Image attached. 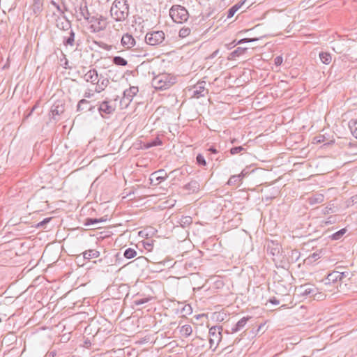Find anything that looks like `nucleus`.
<instances>
[{
	"mask_svg": "<svg viewBox=\"0 0 357 357\" xmlns=\"http://www.w3.org/2000/svg\"><path fill=\"white\" fill-rule=\"evenodd\" d=\"M257 38H243L238 41L237 44H241V43H250V42H254L257 41Z\"/></svg>",
	"mask_w": 357,
	"mask_h": 357,
	"instance_id": "49",
	"label": "nucleus"
},
{
	"mask_svg": "<svg viewBox=\"0 0 357 357\" xmlns=\"http://www.w3.org/2000/svg\"><path fill=\"white\" fill-rule=\"evenodd\" d=\"M243 151H245V148L242 146H239L232 147L229 150V152L231 155H236V154H238Z\"/></svg>",
	"mask_w": 357,
	"mask_h": 357,
	"instance_id": "40",
	"label": "nucleus"
},
{
	"mask_svg": "<svg viewBox=\"0 0 357 357\" xmlns=\"http://www.w3.org/2000/svg\"><path fill=\"white\" fill-rule=\"evenodd\" d=\"M218 53V50H216L215 51L213 54H212V57H215Z\"/></svg>",
	"mask_w": 357,
	"mask_h": 357,
	"instance_id": "63",
	"label": "nucleus"
},
{
	"mask_svg": "<svg viewBox=\"0 0 357 357\" xmlns=\"http://www.w3.org/2000/svg\"><path fill=\"white\" fill-rule=\"evenodd\" d=\"M200 185L198 181L195 180L190 181L188 183L184 185L183 188L188 191L190 193H194L199 190Z\"/></svg>",
	"mask_w": 357,
	"mask_h": 357,
	"instance_id": "16",
	"label": "nucleus"
},
{
	"mask_svg": "<svg viewBox=\"0 0 357 357\" xmlns=\"http://www.w3.org/2000/svg\"><path fill=\"white\" fill-rule=\"evenodd\" d=\"M191 30L189 27H183L180 29L178 36L181 38H185L190 35Z\"/></svg>",
	"mask_w": 357,
	"mask_h": 357,
	"instance_id": "37",
	"label": "nucleus"
},
{
	"mask_svg": "<svg viewBox=\"0 0 357 357\" xmlns=\"http://www.w3.org/2000/svg\"><path fill=\"white\" fill-rule=\"evenodd\" d=\"M84 79L87 82H91L93 84L98 82V74L96 69H91L84 75Z\"/></svg>",
	"mask_w": 357,
	"mask_h": 357,
	"instance_id": "13",
	"label": "nucleus"
},
{
	"mask_svg": "<svg viewBox=\"0 0 357 357\" xmlns=\"http://www.w3.org/2000/svg\"><path fill=\"white\" fill-rule=\"evenodd\" d=\"M110 15L116 22L124 21L129 15V5L126 0H115L110 8Z\"/></svg>",
	"mask_w": 357,
	"mask_h": 357,
	"instance_id": "1",
	"label": "nucleus"
},
{
	"mask_svg": "<svg viewBox=\"0 0 357 357\" xmlns=\"http://www.w3.org/2000/svg\"><path fill=\"white\" fill-rule=\"evenodd\" d=\"M165 38V35L162 31H155L146 34L145 41L147 45L155 46L161 45Z\"/></svg>",
	"mask_w": 357,
	"mask_h": 357,
	"instance_id": "5",
	"label": "nucleus"
},
{
	"mask_svg": "<svg viewBox=\"0 0 357 357\" xmlns=\"http://www.w3.org/2000/svg\"><path fill=\"white\" fill-rule=\"evenodd\" d=\"M241 180V174L233 175L229 178L227 184L235 185L240 183Z\"/></svg>",
	"mask_w": 357,
	"mask_h": 357,
	"instance_id": "33",
	"label": "nucleus"
},
{
	"mask_svg": "<svg viewBox=\"0 0 357 357\" xmlns=\"http://www.w3.org/2000/svg\"><path fill=\"white\" fill-rule=\"evenodd\" d=\"M137 255V251L133 248H128L124 251L123 256L127 259H132Z\"/></svg>",
	"mask_w": 357,
	"mask_h": 357,
	"instance_id": "32",
	"label": "nucleus"
},
{
	"mask_svg": "<svg viewBox=\"0 0 357 357\" xmlns=\"http://www.w3.org/2000/svg\"><path fill=\"white\" fill-rule=\"evenodd\" d=\"M64 105L60 102L54 103L51 107V113L52 114V117H55L56 116H60L62 113H63Z\"/></svg>",
	"mask_w": 357,
	"mask_h": 357,
	"instance_id": "15",
	"label": "nucleus"
},
{
	"mask_svg": "<svg viewBox=\"0 0 357 357\" xmlns=\"http://www.w3.org/2000/svg\"><path fill=\"white\" fill-rule=\"evenodd\" d=\"M340 274L339 273V271H333L328 274V280L332 281L335 284L337 281H340Z\"/></svg>",
	"mask_w": 357,
	"mask_h": 357,
	"instance_id": "31",
	"label": "nucleus"
},
{
	"mask_svg": "<svg viewBox=\"0 0 357 357\" xmlns=\"http://www.w3.org/2000/svg\"><path fill=\"white\" fill-rule=\"evenodd\" d=\"M92 96H93V94L91 93L90 92H85L84 94V98H91Z\"/></svg>",
	"mask_w": 357,
	"mask_h": 357,
	"instance_id": "59",
	"label": "nucleus"
},
{
	"mask_svg": "<svg viewBox=\"0 0 357 357\" xmlns=\"http://www.w3.org/2000/svg\"><path fill=\"white\" fill-rule=\"evenodd\" d=\"M121 43L124 48L131 50L136 45V40L131 34L127 33L122 36Z\"/></svg>",
	"mask_w": 357,
	"mask_h": 357,
	"instance_id": "11",
	"label": "nucleus"
},
{
	"mask_svg": "<svg viewBox=\"0 0 357 357\" xmlns=\"http://www.w3.org/2000/svg\"><path fill=\"white\" fill-rule=\"evenodd\" d=\"M79 13L80 15L88 21V20L90 18V13L88 10L86 3H84V5L81 4L79 7Z\"/></svg>",
	"mask_w": 357,
	"mask_h": 357,
	"instance_id": "25",
	"label": "nucleus"
},
{
	"mask_svg": "<svg viewBox=\"0 0 357 357\" xmlns=\"http://www.w3.org/2000/svg\"><path fill=\"white\" fill-rule=\"evenodd\" d=\"M208 151L209 152H211V153H214V154H215V153H218V150H217L214 146H211V147L208 149Z\"/></svg>",
	"mask_w": 357,
	"mask_h": 357,
	"instance_id": "58",
	"label": "nucleus"
},
{
	"mask_svg": "<svg viewBox=\"0 0 357 357\" xmlns=\"http://www.w3.org/2000/svg\"><path fill=\"white\" fill-rule=\"evenodd\" d=\"M222 329L221 326H213L209 329V343L211 347L214 344L217 346L220 342L222 339Z\"/></svg>",
	"mask_w": 357,
	"mask_h": 357,
	"instance_id": "8",
	"label": "nucleus"
},
{
	"mask_svg": "<svg viewBox=\"0 0 357 357\" xmlns=\"http://www.w3.org/2000/svg\"><path fill=\"white\" fill-rule=\"evenodd\" d=\"M100 256V252L96 250H89L83 252V257L85 259L97 258Z\"/></svg>",
	"mask_w": 357,
	"mask_h": 357,
	"instance_id": "23",
	"label": "nucleus"
},
{
	"mask_svg": "<svg viewBox=\"0 0 357 357\" xmlns=\"http://www.w3.org/2000/svg\"><path fill=\"white\" fill-rule=\"evenodd\" d=\"M89 104V101L86 99L80 100L77 105V111L82 112L84 110H87V105Z\"/></svg>",
	"mask_w": 357,
	"mask_h": 357,
	"instance_id": "29",
	"label": "nucleus"
},
{
	"mask_svg": "<svg viewBox=\"0 0 357 357\" xmlns=\"http://www.w3.org/2000/svg\"><path fill=\"white\" fill-rule=\"evenodd\" d=\"M112 62L116 66H126L128 65V61L124 58L119 56H114Z\"/></svg>",
	"mask_w": 357,
	"mask_h": 357,
	"instance_id": "28",
	"label": "nucleus"
},
{
	"mask_svg": "<svg viewBox=\"0 0 357 357\" xmlns=\"http://www.w3.org/2000/svg\"><path fill=\"white\" fill-rule=\"evenodd\" d=\"M206 82L205 81H199L196 84H195L192 89H190L189 91H192V96L196 98H199L201 97H204L208 93V90L206 89Z\"/></svg>",
	"mask_w": 357,
	"mask_h": 357,
	"instance_id": "7",
	"label": "nucleus"
},
{
	"mask_svg": "<svg viewBox=\"0 0 357 357\" xmlns=\"http://www.w3.org/2000/svg\"><path fill=\"white\" fill-rule=\"evenodd\" d=\"M138 91L139 89L137 86H130L129 89H126L123 91V100H127L128 102H130Z\"/></svg>",
	"mask_w": 357,
	"mask_h": 357,
	"instance_id": "14",
	"label": "nucleus"
},
{
	"mask_svg": "<svg viewBox=\"0 0 357 357\" xmlns=\"http://www.w3.org/2000/svg\"><path fill=\"white\" fill-rule=\"evenodd\" d=\"M197 163L201 166H206V162L204 157L202 154H198L196 157Z\"/></svg>",
	"mask_w": 357,
	"mask_h": 357,
	"instance_id": "42",
	"label": "nucleus"
},
{
	"mask_svg": "<svg viewBox=\"0 0 357 357\" xmlns=\"http://www.w3.org/2000/svg\"><path fill=\"white\" fill-rule=\"evenodd\" d=\"M250 317H244L242 319H241L236 325L231 328L232 333H236L241 329H242L245 324H247L248 321L250 319Z\"/></svg>",
	"mask_w": 357,
	"mask_h": 357,
	"instance_id": "19",
	"label": "nucleus"
},
{
	"mask_svg": "<svg viewBox=\"0 0 357 357\" xmlns=\"http://www.w3.org/2000/svg\"><path fill=\"white\" fill-rule=\"evenodd\" d=\"M269 302L272 304H274V305H278L280 303V301L275 298H272L269 300Z\"/></svg>",
	"mask_w": 357,
	"mask_h": 357,
	"instance_id": "57",
	"label": "nucleus"
},
{
	"mask_svg": "<svg viewBox=\"0 0 357 357\" xmlns=\"http://www.w3.org/2000/svg\"><path fill=\"white\" fill-rule=\"evenodd\" d=\"M167 178V174L164 169H159L154 172L150 176L151 183L153 185H158L162 181L166 180Z\"/></svg>",
	"mask_w": 357,
	"mask_h": 357,
	"instance_id": "10",
	"label": "nucleus"
},
{
	"mask_svg": "<svg viewBox=\"0 0 357 357\" xmlns=\"http://www.w3.org/2000/svg\"><path fill=\"white\" fill-rule=\"evenodd\" d=\"M349 127L352 135L357 139V121H350Z\"/></svg>",
	"mask_w": 357,
	"mask_h": 357,
	"instance_id": "34",
	"label": "nucleus"
},
{
	"mask_svg": "<svg viewBox=\"0 0 357 357\" xmlns=\"http://www.w3.org/2000/svg\"><path fill=\"white\" fill-rule=\"evenodd\" d=\"M96 43L98 44L99 47H102V49H104L105 50L109 51L112 49L111 45H109L102 42H99V43L96 42Z\"/></svg>",
	"mask_w": 357,
	"mask_h": 357,
	"instance_id": "47",
	"label": "nucleus"
},
{
	"mask_svg": "<svg viewBox=\"0 0 357 357\" xmlns=\"http://www.w3.org/2000/svg\"><path fill=\"white\" fill-rule=\"evenodd\" d=\"M61 6V10L63 11V13H59L61 15L60 17H63V16H66L65 15V12L68 10V8L65 4L64 2H62V5Z\"/></svg>",
	"mask_w": 357,
	"mask_h": 357,
	"instance_id": "52",
	"label": "nucleus"
},
{
	"mask_svg": "<svg viewBox=\"0 0 357 357\" xmlns=\"http://www.w3.org/2000/svg\"><path fill=\"white\" fill-rule=\"evenodd\" d=\"M244 3V1L238 3L233 6H231L229 10L227 13V18L232 17L234 14L238 10V9L242 6V5Z\"/></svg>",
	"mask_w": 357,
	"mask_h": 357,
	"instance_id": "24",
	"label": "nucleus"
},
{
	"mask_svg": "<svg viewBox=\"0 0 357 357\" xmlns=\"http://www.w3.org/2000/svg\"><path fill=\"white\" fill-rule=\"evenodd\" d=\"M162 142L161 139L158 137L155 138L154 139L151 140V142H148L146 144V148H151L153 146H160L162 145Z\"/></svg>",
	"mask_w": 357,
	"mask_h": 357,
	"instance_id": "36",
	"label": "nucleus"
},
{
	"mask_svg": "<svg viewBox=\"0 0 357 357\" xmlns=\"http://www.w3.org/2000/svg\"><path fill=\"white\" fill-rule=\"evenodd\" d=\"M283 61V59L281 56H278L274 59V64L277 66H280Z\"/></svg>",
	"mask_w": 357,
	"mask_h": 357,
	"instance_id": "50",
	"label": "nucleus"
},
{
	"mask_svg": "<svg viewBox=\"0 0 357 357\" xmlns=\"http://www.w3.org/2000/svg\"><path fill=\"white\" fill-rule=\"evenodd\" d=\"M335 212V207L333 204H329L328 206H326L323 209V213L324 215H328L329 213H333Z\"/></svg>",
	"mask_w": 357,
	"mask_h": 357,
	"instance_id": "41",
	"label": "nucleus"
},
{
	"mask_svg": "<svg viewBox=\"0 0 357 357\" xmlns=\"http://www.w3.org/2000/svg\"><path fill=\"white\" fill-rule=\"evenodd\" d=\"M42 4L40 0H35L34 4L33 5V10L35 14H38L41 11Z\"/></svg>",
	"mask_w": 357,
	"mask_h": 357,
	"instance_id": "38",
	"label": "nucleus"
},
{
	"mask_svg": "<svg viewBox=\"0 0 357 357\" xmlns=\"http://www.w3.org/2000/svg\"><path fill=\"white\" fill-rule=\"evenodd\" d=\"M248 50V48L245 47H237L235 50L230 53L228 59L231 60L235 59L236 57H238L243 54H244Z\"/></svg>",
	"mask_w": 357,
	"mask_h": 357,
	"instance_id": "21",
	"label": "nucleus"
},
{
	"mask_svg": "<svg viewBox=\"0 0 357 357\" xmlns=\"http://www.w3.org/2000/svg\"><path fill=\"white\" fill-rule=\"evenodd\" d=\"M6 252H7V250H5V251H4V252H3V256H6Z\"/></svg>",
	"mask_w": 357,
	"mask_h": 357,
	"instance_id": "64",
	"label": "nucleus"
},
{
	"mask_svg": "<svg viewBox=\"0 0 357 357\" xmlns=\"http://www.w3.org/2000/svg\"><path fill=\"white\" fill-rule=\"evenodd\" d=\"M52 219V218H46L37 225V227L39 228H45V225L50 222V221Z\"/></svg>",
	"mask_w": 357,
	"mask_h": 357,
	"instance_id": "43",
	"label": "nucleus"
},
{
	"mask_svg": "<svg viewBox=\"0 0 357 357\" xmlns=\"http://www.w3.org/2000/svg\"><path fill=\"white\" fill-rule=\"evenodd\" d=\"M174 83V78L167 73L154 75L151 80L152 86L157 90H165Z\"/></svg>",
	"mask_w": 357,
	"mask_h": 357,
	"instance_id": "2",
	"label": "nucleus"
},
{
	"mask_svg": "<svg viewBox=\"0 0 357 357\" xmlns=\"http://www.w3.org/2000/svg\"><path fill=\"white\" fill-rule=\"evenodd\" d=\"M106 220V219H103V218H88L85 220V222H84V225L85 226H92L95 224H97V223H100V222H105Z\"/></svg>",
	"mask_w": 357,
	"mask_h": 357,
	"instance_id": "27",
	"label": "nucleus"
},
{
	"mask_svg": "<svg viewBox=\"0 0 357 357\" xmlns=\"http://www.w3.org/2000/svg\"><path fill=\"white\" fill-rule=\"evenodd\" d=\"M181 335L185 337L190 336L192 333V328L190 325H184L180 329Z\"/></svg>",
	"mask_w": 357,
	"mask_h": 357,
	"instance_id": "26",
	"label": "nucleus"
},
{
	"mask_svg": "<svg viewBox=\"0 0 357 357\" xmlns=\"http://www.w3.org/2000/svg\"><path fill=\"white\" fill-rule=\"evenodd\" d=\"M56 26L59 29L68 31L71 28V22L66 16L57 17L56 19Z\"/></svg>",
	"mask_w": 357,
	"mask_h": 357,
	"instance_id": "12",
	"label": "nucleus"
},
{
	"mask_svg": "<svg viewBox=\"0 0 357 357\" xmlns=\"http://www.w3.org/2000/svg\"><path fill=\"white\" fill-rule=\"evenodd\" d=\"M319 58L321 62L324 64H329L331 61V55L327 52H321L319 54Z\"/></svg>",
	"mask_w": 357,
	"mask_h": 357,
	"instance_id": "30",
	"label": "nucleus"
},
{
	"mask_svg": "<svg viewBox=\"0 0 357 357\" xmlns=\"http://www.w3.org/2000/svg\"><path fill=\"white\" fill-rule=\"evenodd\" d=\"M87 22L91 24L90 28L91 31L94 33L103 31L107 26L106 18L101 15L97 14L96 15L91 16Z\"/></svg>",
	"mask_w": 357,
	"mask_h": 357,
	"instance_id": "4",
	"label": "nucleus"
},
{
	"mask_svg": "<svg viewBox=\"0 0 357 357\" xmlns=\"http://www.w3.org/2000/svg\"><path fill=\"white\" fill-rule=\"evenodd\" d=\"M339 273L340 274V281H342V280L344 278H347L349 276L350 273L349 272H339Z\"/></svg>",
	"mask_w": 357,
	"mask_h": 357,
	"instance_id": "53",
	"label": "nucleus"
},
{
	"mask_svg": "<svg viewBox=\"0 0 357 357\" xmlns=\"http://www.w3.org/2000/svg\"><path fill=\"white\" fill-rule=\"evenodd\" d=\"M192 223V218L189 216L183 217L181 219L180 224L182 227H185L186 225H190Z\"/></svg>",
	"mask_w": 357,
	"mask_h": 357,
	"instance_id": "39",
	"label": "nucleus"
},
{
	"mask_svg": "<svg viewBox=\"0 0 357 357\" xmlns=\"http://www.w3.org/2000/svg\"><path fill=\"white\" fill-rule=\"evenodd\" d=\"M146 302H147V299H138V300L135 301V303L137 305H142V304L145 303Z\"/></svg>",
	"mask_w": 357,
	"mask_h": 357,
	"instance_id": "55",
	"label": "nucleus"
},
{
	"mask_svg": "<svg viewBox=\"0 0 357 357\" xmlns=\"http://www.w3.org/2000/svg\"><path fill=\"white\" fill-rule=\"evenodd\" d=\"M322 282L325 286L331 285V284H335L333 282L328 280V276L324 280H322Z\"/></svg>",
	"mask_w": 357,
	"mask_h": 357,
	"instance_id": "56",
	"label": "nucleus"
},
{
	"mask_svg": "<svg viewBox=\"0 0 357 357\" xmlns=\"http://www.w3.org/2000/svg\"><path fill=\"white\" fill-rule=\"evenodd\" d=\"M240 174H241L242 179L247 174V172H245V170H243Z\"/></svg>",
	"mask_w": 357,
	"mask_h": 357,
	"instance_id": "62",
	"label": "nucleus"
},
{
	"mask_svg": "<svg viewBox=\"0 0 357 357\" xmlns=\"http://www.w3.org/2000/svg\"><path fill=\"white\" fill-rule=\"evenodd\" d=\"M310 257L312 258L314 261H316L320 258V253L314 252L310 255Z\"/></svg>",
	"mask_w": 357,
	"mask_h": 357,
	"instance_id": "54",
	"label": "nucleus"
},
{
	"mask_svg": "<svg viewBox=\"0 0 357 357\" xmlns=\"http://www.w3.org/2000/svg\"><path fill=\"white\" fill-rule=\"evenodd\" d=\"M50 4L52 5L57 10V11L59 13H63V11L61 10V5L59 3H57L56 1L51 0L50 1Z\"/></svg>",
	"mask_w": 357,
	"mask_h": 357,
	"instance_id": "45",
	"label": "nucleus"
},
{
	"mask_svg": "<svg viewBox=\"0 0 357 357\" xmlns=\"http://www.w3.org/2000/svg\"><path fill=\"white\" fill-rule=\"evenodd\" d=\"M296 291L300 296L312 297V295H314L315 292L317 291V288L314 284H305L296 287Z\"/></svg>",
	"mask_w": 357,
	"mask_h": 357,
	"instance_id": "9",
	"label": "nucleus"
},
{
	"mask_svg": "<svg viewBox=\"0 0 357 357\" xmlns=\"http://www.w3.org/2000/svg\"><path fill=\"white\" fill-rule=\"evenodd\" d=\"M169 15L176 23H183L185 22L189 17L188 10L180 5L172 6L169 10Z\"/></svg>",
	"mask_w": 357,
	"mask_h": 357,
	"instance_id": "3",
	"label": "nucleus"
},
{
	"mask_svg": "<svg viewBox=\"0 0 357 357\" xmlns=\"http://www.w3.org/2000/svg\"><path fill=\"white\" fill-rule=\"evenodd\" d=\"M346 231H347L346 228L341 229L340 230L337 231V232L333 234L331 236V238L333 240H335V241L339 240L343 236V235L346 233Z\"/></svg>",
	"mask_w": 357,
	"mask_h": 357,
	"instance_id": "35",
	"label": "nucleus"
},
{
	"mask_svg": "<svg viewBox=\"0 0 357 357\" xmlns=\"http://www.w3.org/2000/svg\"><path fill=\"white\" fill-rule=\"evenodd\" d=\"M75 33L73 30L70 29L68 36H64L63 43L65 46H73L75 45Z\"/></svg>",
	"mask_w": 357,
	"mask_h": 357,
	"instance_id": "20",
	"label": "nucleus"
},
{
	"mask_svg": "<svg viewBox=\"0 0 357 357\" xmlns=\"http://www.w3.org/2000/svg\"><path fill=\"white\" fill-rule=\"evenodd\" d=\"M182 312H185L186 314H190L192 312V308L190 305H185L183 309Z\"/></svg>",
	"mask_w": 357,
	"mask_h": 357,
	"instance_id": "51",
	"label": "nucleus"
},
{
	"mask_svg": "<svg viewBox=\"0 0 357 357\" xmlns=\"http://www.w3.org/2000/svg\"><path fill=\"white\" fill-rule=\"evenodd\" d=\"M131 56L134 57H145L148 55L146 50L143 47H132L131 50Z\"/></svg>",
	"mask_w": 357,
	"mask_h": 357,
	"instance_id": "18",
	"label": "nucleus"
},
{
	"mask_svg": "<svg viewBox=\"0 0 357 357\" xmlns=\"http://www.w3.org/2000/svg\"><path fill=\"white\" fill-rule=\"evenodd\" d=\"M109 81L107 78H104L102 79H99L98 82H96L97 87L96 89V91L98 93H100L105 90V89L107 86L109 84Z\"/></svg>",
	"mask_w": 357,
	"mask_h": 357,
	"instance_id": "22",
	"label": "nucleus"
},
{
	"mask_svg": "<svg viewBox=\"0 0 357 357\" xmlns=\"http://www.w3.org/2000/svg\"><path fill=\"white\" fill-rule=\"evenodd\" d=\"M336 221H337V218L335 215L330 216V217H328L327 220L325 222V225H332V224L335 223Z\"/></svg>",
	"mask_w": 357,
	"mask_h": 357,
	"instance_id": "46",
	"label": "nucleus"
},
{
	"mask_svg": "<svg viewBox=\"0 0 357 357\" xmlns=\"http://www.w3.org/2000/svg\"><path fill=\"white\" fill-rule=\"evenodd\" d=\"M324 200V196L322 194H314L312 195L307 199V202L310 205H314L317 204L322 203Z\"/></svg>",
	"mask_w": 357,
	"mask_h": 357,
	"instance_id": "17",
	"label": "nucleus"
},
{
	"mask_svg": "<svg viewBox=\"0 0 357 357\" xmlns=\"http://www.w3.org/2000/svg\"><path fill=\"white\" fill-rule=\"evenodd\" d=\"M312 297L314 298V299H316V300H318V301H321V300H324L325 298L326 295L324 294L323 293L319 292L317 291V292H315L314 295H312Z\"/></svg>",
	"mask_w": 357,
	"mask_h": 357,
	"instance_id": "44",
	"label": "nucleus"
},
{
	"mask_svg": "<svg viewBox=\"0 0 357 357\" xmlns=\"http://www.w3.org/2000/svg\"><path fill=\"white\" fill-rule=\"evenodd\" d=\"M325 137L324 135H319L313 139V143L319 144L324 141Z\"/></svg>",
	"mask_w": 357,
	"mask_h": 357,
	"instance_id": "48",
	"label": "nucleus"
},
{
	"mask_svg": "<svg viewBox=\"0 0 357 357\" xmlns=\"http://www.w3.org/2000/svg\"><path fill=\"white\" fill-rule=\"evenodd\" d=\"M95 107H96L95 106H90V107H87V110L89 112H93Z\"/></svg>",
	"mask_w": 357,
	"mask_h": 357,
	"instance_id": "60",
	"label": "nucleus"
},
{
	"mask_svg": "<svg viewBox=\"0 0 357 357\" xmlns=\"http://www.w3.org/2000/svg\"><path fill=\"white\" fill-rule=\"evenodd\" d=\"M12 298H13L12 297L6 296V297H5V298L3 300V303H6V301L10 302L12 300Z\"/></svg>",
	"mask_w": 357,
	"mask_h": 357,
	"instance_id": "61",
	"label": "nucleus"
},
{
	"mask_svg": "<svg viewBox=\"0 0 357 357\" xmlns=\"http://www.w3.org/2000/svg\"><path fill=\"white\" fill-rule=\"evenodd\" d=\"M98 110L102 118L106 116L112 114L115 111V107L111 104L109 100H103L99 102L98 105Z\"/></svg>",
	"mask_w": 357,
	"mask_h": 357,
	"instance_id": "6",
	"label": "nucleus"
}]
</instances>
